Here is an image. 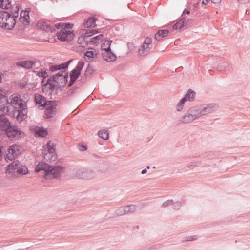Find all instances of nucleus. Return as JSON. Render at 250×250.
<instances>
[{
    "instance_id": "2f4dec72",
    "label": "nucleus",
    "mask_w": 250,
    "mask_h": 250,
    "mask_svg": "<svg viewBox=\"0 0 250 250\" xmlns=\"http://www.w3.org/2000/svg\"><path fill=\"white\" fill-rule=\"evenodd\" d=\"M99 137L104 140L109 139V132L107 130H101L98 132Z\"/></svg>"
},
{
    "instance_id": "5701e85b",
    "label": "nucleus",
    "mask_w": 250,
    "mask_h": 250,
    "mask_svg": "<svg viewBox=\"0 0 250 250\" xmlns=\"http://www.w3.org/2000/svg\"><path fill=\"white\" fill-rule=\"evenodd\" d=\"M195 92L191 89H188L186 94L183 97L185 100L187 101H193L195 99Z\"/></svg>"
},
{
    "instance_id": "052dcab7",
    "label": "nucleus",
    "mask_w": 250,
    "mask_h": 250,
    "mask_svg": "<svg viewBox=\"0 0 250 250\" xmlns=\"http://www.w3.org/2000/svg\"><path fill=\"white\" fill-rule=\"evenodd\" d=\"M197 239V237L195 235L189 236L187 238V239L184 240V241H194Z\"/></svg>"
},
{
    "instance_id": "603ef678",
    "label": "nucleus",
    "mask_w": 250,
    "mask_h": 250,
    "mask_svg": "<svg viewBox=\"0 0 250 250\" xmlns=\"http://www.w3.org/2000/svg\"><path fill=\"white\" fill-rule=\"evenodd\" d=\"M58 65L59 67V70H62L63 71H64L65 72H67V70L68 68L66 67L65 62L58 64Z\"/></svg>"
},
{
    "instance_id": "f8f14e48",
    "label": "nucleus",
    "mask_w": 250,
    "mask_h": 250,
    "mask_svg": "<svg viewBox=\"0 0 250 250\" xmlns=\"http://www.w3.org/2000/svg\"><path fill=\"white\" fill-rule=\"evenodd\" d=\"M16 146L18 145L13 144L10 146L7 149V153L5 156V159L8 162V160L12 161L15 159L18 156V153L16 152Z\"/></svg>"
},
{
    "instance_id": "c03bdc74",
    "label": "nucleus",
    "mask_w": 250,
    "mask_h": 250,
    "mask_svg": "<svg viewBox=\"0 0 250 250\" xmlns=\"http://www.w3.org/2000/svg\"><path fill=\"white\" fill-rule=\"evenodd\" d=\"M85 42L86 44H88V41L87 40V39H86L83 34V35L80 36L78 40V42L80 44H81L82 43V42Z\"/></svg>"
},
{
    "instance_id": "6ab92c4d",
    "label": "nucleus",
    "mask_w": 250,
    "mask_h": 250,
    "mask_svg": "<svg viewBox=\"0 0 250 250\" xmlns=\"http://www.w3.org/2000/svg\"><path fill=\"white\" fill-rule=\"evenodd\" d=\"M56 76L57 77V78L59 79L60 77H62V79H63V82H61V83L62 84V87H64L67 83H68V71L65 72L63 70H59V71L55 74Z\"/></svg>"
},
{
    "instance_id": "9b49d317",
    "label": "nucleus",
    "mask_w": 250,
    "mask_h": 250,
    "mask_svg": "<svg viewBox=\"0 0 250 250\" xmlns=\"http://www.w3.org/2000/svg\"><path fill=\"white\" fill-rule=\"evenodd\" d=\"M31 131L35 137L45 138L48 134L47 129L43 126H35L31 128Z\"/></svg>"
},
{
    "instance_id": "c756f323",
    "label": "nucleus",
    "mask_w": 250,
    "mask_h": 250,
    "mask_svg": "<svg viewBox=\"0 0 250 250\" xmlns=\"http://www.w3.org/2000/svg\"><path fill=\"white\" fill-rule=\"evenodd\" d=\"M193 117H194V116L192 115V114H190L188 111L186 115L182 117L181 122L184 123H190L195 120Z\"/></svg>"
},
{
    "instance_id": "338daca9",
    "label": "nucleus",
    "mask_w": 250,
    "mask_h": 250,
    "mask_svg": "<svg viewBox=\"0 0 250 250\" xmlns=\"http://www.w3.org/2000/svg\"><path fill=\"white\" fill-rule=\"evenodd\" d=\"M73 60V59H70L68 61H67V62H65V65L66 66V67L68 68L69 64L72 62Z\"/></svg>"
},
{
    "instance_id": "58836bf2",
    "label": "nucleus",
    "mask_w": 250,
    "mask_h": 250,
    "mask_svg": "<svg viewBox=\"0 0 250 250\" xmlns=\"http://www.w3.org/2000/svg\"><path fill=\"white\" fill-rule=\"evenodd\" d=\"M186 102V101L185 100V99H184L183 98H182L180 100V101L178 102V103L177 104L176 107V110L178 112L179 111H181L183 107H184V105L185 103V102Z\"/></svg>"
},
{
    "instance_id": "4468645a",
    "label": "nucleus",
    "mask_w": 250,
    "mask_h": 250,
    "mask_svg": "<svg viewBox=\"0 0 250 250\" xmlns=\"http://www.w3.org/2000/svg\"><path fill=\"white\" fill-rule=\"evenodd\" d=\"M104 50L105 52L102 54V56L104 61L107 62H113L116 60L117 56L115 54L112 52L111 49L110 50L107 49Z\"/></svg>"
},
{
    "instance_id": "e433bc0d",
    "label": "nucleus",
    "mask_w": 250,
    "mask_h": 250,
    "mask_svg": "<svg viewBox=\"0 0 250 250\" xmlns=\"http://www.w3.org/2000/svg\"><path fill=\"white\" fill-rule=\"evenodd\" d=\"M95 70L94 69L90 64H88L84 71V75L85 76H88L92 75L95 72Z\"/></svg>"
},
{
    "instance_id": "6e6d98bb",
    "label": "nucleus",
    "mask_w": 250,
    "mask_h": 250,
    "mask_svg": "<svg viewBox=\"0 0 250 250\" xmlns=\"http://www.w3.org/2000/svg\"><path fill=\"white\" fill-rule=\"evenodd\" d=\"M25 82H22L21 83H20V86L21 87V88H25L27 85H29V82H28V79H27V80H26V78H25Z\"/></svg>"
},
{
    "instance_id": "20e7f679",
    "label": "nucleus",
    "mask_w": 250,
    "mask_h": 250,
    "mask_svg": "<svg viewBox=\"0 0 250 250\" xmlns=\"http://www.w3.org/2000/svg\"><path fill=\"white\" fill-rule=\"evenodd\" d=\"M11 141L15 142L21 140L25 135L16 125L12 124L9 128L3 133Z\"/></svg>"
},
{
    "instance_id": "13d9d810",
    "label": "nucleus",
    "mask_w": 250,
    "mask_h": 250,
    "mask_svg": "<svg viewBox=\"0 0 250 250\" xmlns=\"http://www.w3.org/2000/svg\"><path fill=\"white\" fill-rule=\"evenodd\" d=\"M62 25H63V22H59V23H56L54 25V28L56 29H60V30H62Z\"/></svg>"
},
{
    "instance_id": "7c9ffc66",
    "label": "nucleus",
    "mask_w": 250,
    "mask_h": 250,
    "mask_svg": "<svg viewBox=\"0 0 250 250\" xmlns=\"http://www.w3.org/2000/svg\"><path fill=\"white\" fill-rule=\"evenodd\" d=\"M98 52L96 51L87 50L84 52V55L87 57L88 60H91L93 58H97Z\"/></svg>"
},
{
    "instance_id": "79ce46f5",
    "label": "nucleus",
    "mask_w": 250,
    "mask_h": 250,
    "mask_svg": "<svg viewBox=\"0 0 250 250\" xmlns=\"http://www.w3.org/2000/svg\"><path fill=\"white\" fill-rule=\"evenodd\" d=\"M152 39L151 37H147L144 40V43L146 45L149 47L150 45L152 46Z\"/></svg>"
},
{
    "instance_id": "69168bd1",
    "label": "nucleus",
    "mask_w": 250,
    "mask_h": 250,
    "mask_svg": "<svg viewBox=\"0 0 250 250\" xmlns=\"http://www.w3.org/2000/svg\"><path fill=\"white\" fill-rule=\"evenodd\" d=\"M73 60V59H70L68 61H67V62H65V65L66 66V67L68 68L69 64L72 62Z\"/></svg>"
},
{
    "instance_id": "c9c22d12",
    "label": "nucleus",
    "mask_w": 250,
    "mask_h": 250,
    "mask_svg": "<svg viewBox=\"0 0 250 250\" xmlns=\"http://www.w3.org/2000/svg\"><path fill=\"white\" fill-rule=\"evenodd\" d=\"M74 27V24L70 22H63L62 28L60 31H71Z\"/></svg>"
},
{
    "instance_id": "6e6552de",
    "label": "nucleus",
    "mask_w": 250,
    "mask_h": 250,
    "mask_svg": "<svg viewBox=\"0 0 250 250\" xmlns=\"http://www.w3.org/2000/svg\"><path fill=\"white\" fill-rule=\"evenodd\" d=\"M34 101L36 104L38 105V108L40 110L44 109L47 105L54 103V100H47L44 96L39 93L34 94Z\"/></svg>"
},
{
    "instance_id": "4d7b16f0",
    "label": "nucleus",
    "mask_w": 250,
    "mask_h": 250,
    "mask_svg": "<svg viewBox=\"0 0 250 250\" xmlns=\"http://www.w3.org/2000/svg\"><path fill=\"white\" fill-rule=\"evenodd\" d=\"M3 142L0 141V160H1L3 156V151L2 149L3 148V146L2 145Z\"/></svg>"
},
{
    "instance_id": "dca6fc26",
    "label": "nucleus",
    "mask_w": 250,
    "mask_h": 250,
    "mask_svg": "<svg viewBox=\"0 0 250 250\" xmlns=\"http://www.w3.org/2000/svg\"><path fill=\"white\" fill-rule=\"evenodd\" d=\"M16 64L18 67L30 69L35 65V62L32 60L21 61L17 62Z\"/></svg>"
},
{
    "instance_id": "aec40b11",
    "label": "nucleus",
    "mask_w": 250,
    "mask_h": 250,
    "mask_svg": "<svg viewBox=\"0 0 250 250\" xmlns=\"http://www.w3.org/2000/svg\"><path fill=\"white\" fill-rule=\"evenodd\" d=\"M19 20L21 23L25 25H28L30 23L29 11L26 13L24 11H21L20 13Z\"/></svg>"
},
{
    "instance_id": "bb28decb",
    "label": "nucleus",
    "mask_w": 250,
    "mask_h": 250,
    "mask_svg": "<svg viewBox=\"0 0 250 250\" xmlns=\"http://www.w3.org/2000/svg\"><path fill=\"white\" fill-rule=\"evenodd\" d=\"M201 110L199 109L198 107H193L189 108L188 111L190 114H192V115L194 116V117H193L194 119H196L201 115H203L200 113Z\"/></svg>"
},
{
    "instance_id": "680f3d73",
    "label": "nucleus",
    "mask_w": 250,
    "mask_h": 250,
    "mask_svg": "<svg viewBox=\"0 0 250 250\" xmlns=\"http://www.w3.org/2000/svg\"><path fill=\"white\" fill-rule=\"evenodd\" d=\"M127 46H128V47L129 49V50L132 52V50H133V48H134V46H133V44L131 43H129L128 42L127 43Z\"/></svg>"
},
{
    "instance_id": "f3484780",
    "label": "nucleus",
    "mask_w": 250,
    "mask_h": 250,
    "mask_svg": "<svg viewBox=\"0 0 250 250\" xmlns=\"http://www.w3.org/2000/svg\"><path fill=\"white\" fill-rule=\"evenodd\" d=\"M189 19L187 20V17H184L179 19L173 25L174 30H180L183 27L186 26L188 24V21Z\"/></svg>"
},
{
    "instance_id": "4c0bfd02",
    "label": "nucleus",
    "mask_w": 250,
    "mask_h": 250,
    "mask_svg": "<svg viewBox=\"0 0 250 250\" xmlns=\"http://www.w3.org/2000/svg\"><path fill=\"white\" fill-rule=\"evenodd\" d=\"M125 207L126 213H133L136 210V206L135 205H129L125 206Z\"/></svg>"
},
{
    "instance_id": "cd10ccee",
    "label": "nucleus",
    "mask_w": 250,
    "mask_h": 250,
    "mask_svg": "<svg viewBox=\"0 0 250 250\" xmlns=\"http://www.w3.org/2000/svg\"><path fill=\"white\" fill-rule=\"evenodd\" d=\"M150 49V47L143 43L139 49L138 52L140 56H145L148 54Z\"/></svg>"
},
{
    "instance_id": "ea45409f",
    "label": "nucleus",
    "mask_w": 250,
    "mask_h": 250,
    "mask_svg": "<svg viewBox=\"0 0 250 250\" xmlns=\"http://www.w3.org/2000/svg\"><path fill=\"white\" fill-rule=\"evenodd\" d=\"M93 29H90L89 28H88L87 29L84 30V31L85 32L83 33V35H84L85 37L87 39L88 37H91L93 35H95L94 34V31H93Z\"/></svg>"
},
{
    "instance_id": "e2e57ef3",
    "label": "nucleus",
    "mask_w": 250,
    "mask_h": 250,
    "mask_svg": "<svg viewBox=\"0 0 250 250\" xmlns=\"http://www.w3.org/2000/svg\"><path fill=\"white\" fill-rule=\"evenodd\" d=\"M190 13V10L185 8L183 12L182 15L184 14L189 15Z\"/></svg>"
},
{
    "instance_id": "ddd939ff",
    "label": "nucleus",
    "mask_w": 250,
    "mask_h": 250,
    "mask_svg": "<svg viewBox=\"0 0 250 250\" xmlns=\"http://www.w3.org/2000/svg\"><path fill=\"white\" fill-rule=\"evenodd\" d=\"M38 25L41 30L46 32L54 33L56 31L55 28L48 21H42L38 22Z\"/></svg>"
},
{
    "instance_id": "a211bd4d",
    "label": "nucleus",
    "mask_w": 250,
    "mask_h": 250,
    "mask_svg": "<svg viewBox=\"0 0 250 250\" xmlns=\"http://www.w3.org/2000/svg\"><path fill=\"white\" fill-rule=\"evenodd\" d=\"M218 108V105L216 104H210L207 105L206 107H204L201 110V113L203 115L211 113L216 110Z\"/></svg>"
},
{
    "instance_id": "f704fd0d",
    "label": "nucleus",
    "mask_w": 250,
    "mask_h": 250,
    "mask_svg": "<svg viewBox=\"0 0 250 250\" xmlns=\"http://www.w3.org/2000/svg\"><path fill=\"white\" fill-rule=\"evenodd\" d=\"M112 42V40L110 39H106L105 40V42L104 43H103L101 45V49L102 50H105L107 49L108 50H110L111 49V44Z\"/></svg>"
},
{
    "instance_id": "3c124183",
    "label": "nucleus",
    "mask_w": 250,
    "mask_h": 250,
    "mask_svg": "<svg viewBox=\"0 0 250 250\" xmlns=\"http://www.w3.org/2000/svg\"><path fill=\"white\" fill-rule=\"evenodd\" d=\"M173 208L175 210H178L181 207V204L180 201H176L174 204L173 203Z\"/></svg>"
},
{
    "instance_id": "a19ab883",
    "label": "nucleus",
    "mask_w": 250,
    "mask_h": 250,
    "mask_svg": "<svg viewBox=\"0 0 250 250\" xmlns=\"http://www.w3.org/2000/svg\"><path fill=\"white\" fill-rule=\"evenodd\" d=\"M115 213L117 216H121L125 214H126L125 206L119 207L116 210Z\"/></svg>"
},
{
    "instance_id": "c85d7f7f",
    "label": "nucleus",
    "mask_w": 250,
    "mask_h": 250,
    "mask_svg": "<svg viewBox=\"0 0 250 250\" xmlns=\"http://www.w3.org/2000/svg\"><path fill=\"white\" fill-rule=\"evenodd\" d=\"M8 9H10L9 13L12 15L14 19L16 20L19 15V11L20 9L19 6L18 5H16L15 7H12V5L11 4L10 7Z\"/></svg>"
},
{
    "instance_id": "7ed1b4c3",
    "label": "nucleus",
    "mask_w": 250,
    "mask_h": 250,
    "mask_svg": "<svg viewBox=\"0 0 250 250\" xmlns=\"http://www.w3.org/2000/svg\"><path fill=\"white\" fill-rule=\"evenodd\" d=\"M16 24V20L9 11L0 10V27L3 29L12 30Z\"/></svg>"
},
{
    "instance_id": "f257e3e1",
    "label": "nucleus",
    "mask_w": 250,
    "mask_h": 250,
    "mask_svg": "<svg viewBox=\"0 0 250 250\" xmlns=\"http://www.w3.org/2000/svg\"><path fill=\"white\" fill-rule=\"evenodd\" d=\"M0 101V130L3 133L12 125L6 115L15 118L19 123L27 117L26 103L19 94H14L8 99Z\"/></svg>"
},
{
    "instance_id": "864d4df0",
    "label": "nucleus",
    "mask_w": 250,
    "mask_h": 250,
    "mask_svg": "<svg viewBox=\"0 0 250 250\" xmlns=\"http://www.w3.org/2000/svg\"><path fill=\"white\" fill-rule=\"evenodd\" d=\"M78 148L79 150L81 151H85L87 149L86 146L83 144H79L78 145Z\"/></svg>"
},
{
    "instance_id": "412c9836",
    "label": "nucleus",
    "mask_w": 250,
    "mask_h": 250,
    "mask_svg": "<svg viewBox=\"0 0 250 250\" xmlns=\"http://www.w3.org/2000/svg\"><path fill=\"white\" fill-rule=\"evenodd\" d=\"M18 165H19V161L18 160L13 161L6 167L5 172L7 174L13 173V171L17 170Z\"/></svg>"
},
{
    "instance_id": "774afa93",
    "label": "nucleus",
    "mask_w": 250,
    "mask_h": 250,
    "mask_svg": "<svg viewBox=\"0 0 250 250\" xmlns=\"http://www.w3.org/2000/svg\"><path fill=\"white\" fill-rule=\"evenodd\" d=\"M94 34H96L101 32V29H93Z\"/></svg>"
},
{
    "instance_id": "0eeeda50",
    "label": "nucleus",
    "mask_w": 250,
    "mask_h": 250,
    "mask_svg": "<svg viewBox=\"0 0 250 250\" xmlns=\"http://www.w3.org/2000/svg\"><path fill=\"white\" fill-rule=\"evenodd\" d=\"M56 145L51 143V141H48L46 144V151L47 153L45 154L44 158L51 161H55L57 158V155L56 153Z\"/></svg>"
},
{
    "instance_id": "bf43d9fd",
    "label": "nucleus",
    "mask_w": 250,
    "mask_h": 250,
    "mask_svg": "<svg viewBox=\"0 0 250 250\" xmlns=\"http://www.w3.org/2000/svg\"><path fill=\"white\" fill-rule=\"evenodd\" d=\"M197 166L198 165L196 162H192L191 163V164L188 165L187 167H189V168L192 169Z\"/></svg>"
},
{
    "instance_id": "a878e982",
    "label": "nucleus",
    "mask_w": 250,
    "mask_h": 250,
    "mask_svg": "<svg viewBox=\"0 0 250 250\" xmlns=\"http://www.w3.org/2000/svg\"><path fill=\"white\" fill-rule=\"evenodd\" d=\"M16 172L18 174L26 175L28 173V169L25 165H21L19 162V165H18Z\"/></svg>"
},
{
    "instance_id": "8fccbe9b",
    "label": "nucleus",
    "mask_w": 250,
    "mask_h": 250,
    "mask_svg": "<svg viewBox=\"0 0 250 250\" xmlns=\"http://www.w3.org/2000/svg\"><path fill=\"white\" fill-rule=\"evenodd\" d=\"M32 78H34V76ZM37 80H38V78H36L35 79H32L31 81L29 82V84L32 85V88L36 87L38 83V82L36 81Z\"/></svg>"
},
{
    "instance_id": "49530a36",
    "label": "nucleus",
    "mask_w": 250,
    "mask_h": 250,
    "mask_svg": "<svg viewBox=\"0 0 250 250\" xmlns=\"http://www.w3.org/2000/svg\"><path fill=\"white\" fill-rule=\"evenodd\" d=\"M57 70H59V67L58 64H52L49 67V71L51 72H54Z\"/></svg>"
},
{
    "instance_id": "9d476101",
    "label": "nucleus",
    "mask_w": 250,
    "mask_h": 250,
    "mask_svg": "<svg viewBox=\"0 0 250 250\" xmlns=\"http://www.w3.org/2000/svg\"><path fill=\"white\" fill-rule=\"evenodd\" d=\"M45 107L44 111V118L47 119L53 118L56 113V101L54 100V103H51Z\"/></svg>"
},
{
    "instance_id": "de8ad7c7",
    "label": "nucleus",
    "mask_w": 250,
    "mask_h": 250,
    "mask_svg": "<svg viewBox=\"0 0 250 250\" xmlns=\"http://www.w3.org/2000/svg\"><path fill=\"white\" fill-rule=\"evenodd\" d=\"M47 84L48 86L49 85L48 88L49 91H51L49 94H51L52 92L55 90L56 85L54 84V83L53 82H49V83H47Z\"/></svg>"
},
{
    "instance_id": "2eb2a0df",
    "label": "nucleus",
    "mask_w": 250,
    "mask_h": 250,
    "mask_svg": "<svg viewBox=\"0 0 250 250\" xmlns=\"http://www.w3.org/2000/svg\"><path fill=\"white\" fill-rule=\"evenodd\" d=\"M97 20V19L95 16H89L87 19H85L84 20L83 26L85 28H95L97 26V24H96V21Z\"/></svg>"
},
{
    "instance_id": "4be33fe9",
    "label": "nucleus",
    "mask_w": 250,
    "mask_h": 250,
    "mask_svg": "<svg viewBox=\"0 0 250 250\" xmlns=\"http://www.w3.org/2000/svg\"><path fill=\"white\" fill-rule=\"evenodd\" d=\"M169 33V31L166 29H160L154 35V39L157 41H161L164 37H167Z\"/></svg>"
},
{
    "instance_id": "0e129e2a",
    "label": "nucleus",
    "mask_w": 250,
    "mask_h": 250,
    "mask_svg": "<svg viewBox=\"0 0 250 250\" xmlns=\"http://www.w3.org/2000/svg\"><path fill=\"white\" fill-rule=\"evenodd\" d=\"M62 87H62V85H61L60 84L57 85V86H55V90L56 91H58V90L62 91Z\"/></svg>"
},
{
    "instance_id": "f03ea898",
    "label": "nucleus",
    "mask_w": 250,
    "mask_h": 250,
    "mask_svg": "<svg viewBox=\"0 0 250 250\" xmlns=\"http://www.w3.org/2000/svg\"><path fill=\"white\" fill-rule=\"evenodd\" d=\"M62 170L63 167L60 166H53L42 161L39 162L36 166L34 171L36 173H38L41 170L44 171V177L47 179L49 176H52L54 179L59 177Z\"/></svg>"
},
{
    "instance_id": "473e14b6",
    "label": "nucleus",
    "mask_w": 250,
    "mask_h": 250,
    "mask_svg": "<svg viewBox=\"0 0 250 250\" xmlns=\"http://www.w3.org/2000/svg\"><path fill=\"white\" fill-rule=\"evenodd\" d=\"M2 74L0 72V83L2 82ZM8 91L5 89L0 87V101L4 100V97L8 98L7 96Z\"/></svg>"
},
{
    "instance_id": "39448f33",
    "label": "nucleus",
    "mask_w": 250,
    "mask_h": 250,
    "mask_svg": "<svg viewBox=\"0 0 250 250\" xmlns=\"http://www.w3.org/2000/svg\"><path fill=\"white\" fill-rule=\"evenodd\" d=\"M84 65V62L83 60L78 62L76 67L70 71L69 76L70 80L68 82V87H71L76 82L81 75V71Z\"/></svg>"
},
{
    "instance_id": "b1692460",
    "label": "nucleus",
    "mask_w": 250,
    "mask_h": 250,
    "mask_svg": "<svg viewBox=\"0 0 250 250\" xmlns=\"http://www.w3.org/2000/svg\"><path fill=\"white\" fill-rule=\"evenodd\" d=\"M31 72L35 74L36 78L39 77L40 78H47L49 76L46 69H41L39 71L32 70Z\"/></svg>"
},
{
    "instance_id": "5fc2aeb1",
    "label": "nucleus",
    "mask_w": 250,
    "mask_h": 250,
    "mask_svg": "<svg viewBox=\"0 0 250 250\" xmlns=\"http://www.w3.org/2000/svg\"><path fill=\"white\" fill-rule=\"evenodd\" d=\"M217 68L218 69H219L220 70H221L222 69H224L225 71H227V70H230V69H231V65H230V66H228V67H226V66H218L217 67Z\"/></svg>"
},
{
    "instance_id": "1a4fd4ad",
    "label": "nucleus",
    "mask_w": 250,
    "mask_h": 250,
    "mask_svg": "<svg viewBox=\"0 0 250 250\" xmlns=\"http://www.w3.org/2000/svg\"><path fill=\"white\" fill-rule=\"evenodd\" d=\"M77 177L81 179H91L96 175L94 171L87 169L78 170L76 173Z\"/></svg>"
},
{
    "instance_id": "393cba45",
    "label": "nucleus",
    "mask_w": 250,
    "mask_h": 250,
    "mask_svg": "<svg viewBox=\"0 0 250 250\" xmlns=\"http://www.w3.org/2000/svg\"><path fill=\"white\" fill-rule=\"evenodd\" d=\"M104 35L100 34L96 36L91 38L88 41V43L91 45H97L99 42L103 40Z\"/></svg>"
},
{
    "instance_id": "72a5a7b5",
    "label": "nucleus",
    "mask_w": 250,
    "mask_h": 250,
    "mask_svg": "<svg viewBox=\"0 0 250 250\" xmlns=\"http://www.w3.org/2000/svg\"><path fill=\"white\" fill-rule=\"evenodd\" d=\"M11 6L10 0H0V8L3 9H8Z\"/></svg>"
},
{
    "instance_id": "a18cd8bd",
    "label": "nucleus",
    "mask_w": 250,
    "mask_h": 250,
    "mask_svg": "<svg viewBox=\"0 0 250 250\" xmlns=\"http://www.w3.org/2000/svg\"><path fill=\"white\" fill-rule=\"evenodd\" d=\"M59 79L57 78V76L55 74L51 75L49 78H47L46 82L47 83H49V82H53L57 80H58Z\"/></svg>"
},
{
    "instance_id": "09e8293b",
    "label": "nucleus",
    "mask_w": 250,
    "mask_h": 250,
    "mask_svg": "<svg viewBox=\"0 0 250 250\" xmlns=\"http://www.w3.org/2000/svg\"><path fill=\"white\" fill-rule=\"evenodd\" d=\"M49 90L48 86L46 81L45 84L42 86V91L43 93L46 94V93L48 92Z\"/></svg>"
},
{
    "instance_id": "423d86ee",
    "label": "nucleus",
    "mask_w": 250,
    "mask_h": 250,
    "mask_svg": "<svg viewBox=\"0 0 250 250\" xmlns=\"http://www.w3.org/2000/svg\"><path fill=\"white\" fill-rule=\"evenodd\" d=\"M55 35L58 40L62 42H70L75 37L74 31H60Z\"/></svg>"
},
{
    "instance_id": "37998d69",
    "label": "nucleus",
    "mask_w": 250,
    "mask_h": 250,
    "mask_svg": "<svg viewBox=\"0 0 250 250\" xmlns=\"http://www.w3.org/2000/svg\"><path fill=\"white\" fill-rule=\"evenodd\" d=\"M173 200L172 199L170 200H167L165 202H163V203L161 207L162 208H165L169 206V205H173Z\"/></svg>"
}]
</instances>
